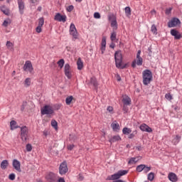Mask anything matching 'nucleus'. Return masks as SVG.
Listing matches in <instances>:
<instances>
[{
    "instance_id": "nucleus-1",
    "label": "nucleus",
    "mask_w": 182,
    "mask_h": 182,
    "mask_svg": "<svg viewBox=\"0 0 182 182\" xmlns=\"http://www.w3.org/2000/svg\"><path fill=\"white\" fill-rule=\"evenodd\" d=\"M114 60L116 68L118 69H126L127 64H123V55L122 54V50H119L114 53Z\"/></svg>"
},
{
    "instance_id": "nucleus-2",
    "label": "nucleus",
    "mask_w": 182,
    "mask_h": 182,
    "mask_svg": "<svg viewBox=\"0 0 182 182\" xmlns=\"http://www.w3.org/2000/svg\"><path fill=\"white\" fill-rule=\"evenodd\" d=\"M142 79L144 86L150 85L153 80V73L150 70H145L142 73Z\"/></svg>"
},
{
    "instance_id": "nucleus-3",
    "label": "nucleus",
    "mask_w": 182,
    "mask_h": 182,
    "mask_svg": "<svg viewBox=\"0 0 182 182\" xmlns=\"http://www.w3.org/2000/svg\"><path fill=\"white\" fill-rule=\"evenodd\" d=\"M127 173H129V171L127 170L118 171L116 173L108 176L107 180H113L115 181L116 180H119V178H120V177H122V176H126Z\"/></svg>"
},
{
    "instance_id": "nucleus-4",
    "label": "nucleus",
    "mask_w": 182,
    "mask_h": 182,
    "mask_svg": "<svg viewBox=\"0 0 182 182\" xmlns=\"http://www.w3.org/2000/svg\"><path fill=\"white\" fill-rule=\"evenodd\" d=\"M141 53V50H138L136 53V58L132 62V67L136 68V65L137 66H141L143 65V58L140 56Z\"/></svg>"
},
{
    "instance_id": "nucleus-5",
    "label": "nucleus",
    "mask_w": 182,
    "mask_h": 182,
    "mask_svg": "<svg viewBox=\"0 0 182 182\" xmlns=\"http://www.w3.org/2000/svg\"><path fill=\"white\" fill-rule=\"evenodd\" d=\"M29 134V129L26 126L21 127V138L22 141L25 142L28 140V136Z\"/></svg>"
},
{
    "instance_id": "nucleus-6",
    "label": "nucleus",
    "mask_w": 182,
    "mask_h": 182,
    "mask_svg": "<svg viewBox=\"0 0 182 182\" xmlns=\"http://www.w3.org/2000/svg\"><path fill=\"white\" fill-rule=\"evenodd\" d=\"M69 33L70 35L73 36V39H77L79 38V33H77L76 26L73 23H72L70 26Z\"/></svg>"
},
{
    "instance_id": "nucleus-7",
    "label": "nucleus",
    "mask_w": 182,
    "mask_h": 182,
    "mask_svg": "<svg viewBox=\"0 0 182 182\" xmlns=\"http://www.w3.org/2000/svg\"><path fill=\"white\" fill-rule=\"evenodd\" d=\"M55 112L53 111V108L50 105H45L41 109V114H53Z\"/></svg>"
},
{
    "instance_id": "nucleus-8",
    "label": "nucleus",
    "mask_w": 182,
    "mask_h": 182,
    "mask_svg": "<svg viewBox=\"0 0 182 182\" xmlns=\"http://www.w3.org/2000/svg\"><path fill=\"white\" fill-rule=\"evenodd\" d=\"M181 23V21H180V19L175 17L168 22V28H176V26H178Z\"/></svg>"
},
{
    "instance_id": "nucleus-9",
    "label": "nucleus",
    "mask_w": 182,
    "mask_h": 182,
    "mask_svg": "<svg viewBox=\"0 0 182 182\" xmlns=\"http://www.w3.org/2000/svg\"><path fill=\"white\" fill-rule=\"evenodd\" d=\"M68 164L64 161L63 163H61V164L60 165L59 167V173L60 174L63 175V174H66L68 171Z\"/></svg>"
},
{
    "instance_id": "nucleus-10",
    "label": "nucleus",
    "mask_w": 182,
    "mask_h": 182,
    "mask_svg": "<svg viewBox=\"0 0 182 182\" xmlns=\"http://www.w3.org/2000/svg\"><path fill=\"white\" fill-rule=\"evenodd\" d=\"M23 69L25 72L32 73V72H33V66L32 65V63L29 60L26 61Z\"/></svg>"
},
{
    "instance_id": "nucleus-11",
    "label": "nucleus",
    "mask_w": 182,
    "mask_h": 182,
    "mask_svg": "<svg viewBox=\"0 0 182 182\" xmlns=\"http://www.w3.org/2000/svg\"><path fill=\"white\" fill-rule=\"evenodd\" d=\"M46 178L48 182H58V178L55 173L50 172L46 176Z\"/></svg>"
},
{
    "instance_id": "nucleus-12",
    "label": "nucleus",
    "mask_w": 182,
    "mask_h": 182,
    "mask_svg": "<svg viewBox=\"0 0 182 182\" xmlns=\"http://www.w3.org/2000/svg\"><path fill=\"white\" fill-rule=\"evenodd\" d=\"M12 166L14 170H16V171H18V173H21V171H22V169H21V162L17 159L13 160Z\"/></svg>"
},
{
    "instance_id": "nucleus-13",
    "label": "nucleus",
    "mask_w": 182,
    "mask_h": 182,
    "mask_svg": "<svg viewBox=\"0 0 182 182\" xmlns=\"http://www.w3.org/2000/svg\"><path fill=\"white\" fill-rule=\"evenodd\" d=\"M64 72L68 79H70L72 77V73H70V65L69 64L67 63L65 65Z\"/></svg>"
},
{
    "instance_id": "nucleus-14",
    "label": "nucleus",
    "mask_w": 182,
    "mask_h": 182,
    "mask_svg": "<svg viewBox=\"0 0 182 182\" xmlns=\"http://www.w3.org/2000/svg\"><path fill=\"white\" fill-rule=\"evenodd\" d=\"M168 181L171 182L178 181V177H177V175L173 172H171L168 174Z\"/></svg>"
},
{
    "instance_id": "nucleus-15",
    "label": "nucleus",
    "mask_w": 182,
    "mask_h": 182,
    "mask_svg": "<svg viewBox=\"0 0 182 182\" xmlns=\"http://www.w3.org/2000/svg\"><path fill=\"white\" fill-rule=\"evenodd\" d=\"M139 128L141 132H146V133H151L153 132V129L146 124H141Z\"/></svg>"
},
{
    "instance_id": "nucleus-16",
    "label": "nucleus",
    "mask_w": 182,
    "mask_h": 182,
    "mask_svg": "<svg viewBox=\"0 0 182 182\" xmlns=\"http://www.w3.org/2000/svg\"><path fill=\"white\" fill-rule=\"evenodd\" d=\"M171 35L172 36H174V39H176V40L181 39V34L180 33V32H178V31L176 29L171 30Z\"/></svg>"
},
{
    "instance_id": "nucleus-17",
    "label": "nucleus",
    "mask_w": 182,
    "mask_h": 182,
    "mask_svg": "<svg viewBox=\"0 0 182 182\" xmlns=\"http://www.w3.org/2000/svg\"><path fill=\"white\" fill-rule=\"evenodd\" d=\"M18 10L21 15H23V9H25V3L23 0H18Z\"/></svg>"
},
{
    "instance_id": "nucleus-18",
    "label": "nucleus",
    "mask_w": 182,
    "mask_h": 182,
    "mask_svg": "<svg viewBox=\"0 0 182 182\" xmlns=\"http://www.w3.org/2000/svg\"><path fill=\"white\" fill-rule=\"evenodd\" d=\"M55 21H58V22H65L66 21V16H62L60 14L58 13L54 18Z\"/></svg>"
},
{
    "instance_id": "nucleus-19",
    "label": "nucleus",
    "mask_w": 182,
    "mask_h": 182,
    "mask_svg": "<svg viewBox=\"0 0 182 182\" xmlns=\"http://www.w3.org/2000/svg\"><path fill=\"white\" fill-rule=\"evenodd\" d=\"M122 102L124 106H130V105H132V99L127 95H125L123 97Z\"/></svg>"
},
{
    "instance_id": "nucleus-20",
    "label": "nucleus",
    "mask_w": 182,
    "mask_h": 182,
    "mask_svg": "<svg viewBox=\"0 0 182 182\" xmlns=\"http://www.w3.org/2000/svg\"><path fill=\"white\" fill-rule=\"evenodd\" d=\"M90 85H92L95 89H97V86H99V82H97V79L95 77H92L90 78Z\"/></svg>"
},
{
    "instance_id": "nucleus-21",
    "label": "nucleus",
    "mask_w": 182,
    "mask_h": 182,
    "mask_svg": "<svg viewBox=\"0 0 182 182\" xmlns=\"http://www.w3.org/2000/svg\"><path fill=\"white\" fill-rule=\"evenodd\" d=\"M180 140H181V136L180 135L173 136V139H172V143L174 146H177L178 143H180Z\"/></svg>"
},
{
    "instance_id": "nucleus-22",
    "label": "nucleus",
    "mask_w": 182,
    "mask_h": 182,
    "mask_svg": "<svg viewBox=\"0 0 182 182\" xmlns=\"http://www.w3.org/2000/svg\"><path fill=\"white\" fill-rule=\"evenodd\" d=\"M8 166H9L8 160H4L1 163L0 167L1 170H6V168H8Z\"/></svg>"
},
{
    "instance_id": "nucleus-23",
    "label": "nucleus",
    "mask_w": 182,
    "mask_h": 182,
    "mask_svg": "<svg viewBox=\"0 0 182 182\" xmlns=\"http://www.w3.org/2000/svg\"><path fill=\"white\" fill-rule=\"evenodd\" d=\"M77 65L78 70H82L83 69V62L82 61V59L78 58L77 60Z\"/></svg>"
},
{
    "instance_id": "nucleus-24",
    "label": "nucleus",
    "mask_w": 182,
    "mask_h": 182,
    "mask_svg": "<svg viewBox=\"0 0 182 182\" xmlns=\"http://www.w3.org/2000/svg\"><path fill=\"white\" fill-rule=\"evenodd\" d=\"M111 127L112 128L114 132H119V130H120V125H119V124L117 123H112L111 124Z\"/></svg>"
},
{
    "instance_id": "nucleus-25",
    "label": "nucleus",
    "mask_w": 182,
    "mask_h": 182,
    "mask_svg": "<svg viewBox=\"0 0 182 182\" xmlns=\"http://www.w3.org/2000/svg\"><path fill=\"white\" fill-rule=\"evenodd\" d=\"M121 139H122V138H120V136L117 135V136H112L109 139V141H110V143H114L116 141H119V140H121Z\"/></svg>"
},
{
    "instance_id": "nucleus-26",
    "label": "nucleus",
    "mask_w": 182,
    "mask_h": 182,
    "mask_svg": "<svg viewBox=\"0 0 182 182\" xmlns=\"http://www.w3.org/2000/svg\"><path fill=\"white\" fill-rule=\"evenodd\" d=\"M10 126H11V130H15V129H18V127H19L16 125V122L15 120L11 121Z\"/></svg>"
},
{
    "instance_id": "nucleus-27",
    "label": "nucleus",
    "mask_w": 182,
    "mask_h": 182,
    "mask_svg": "<svg viewBox=\"0 0 182 182\" xmlns=\"http://www.w3.org/2000/svg\"><path fill=\"white\" fill-rule=\"evenodd\" d=\"M137 161H139V159L137 158L132 157L128 161V164H136V163H137Z\"/></svg>"
},
{
    "instance_id": "nucleus-28",
    "label": "nucleus",
    "mask_w": 182,
    "mask_h": 182,
    "mask_svg": "<svg viewBox=\"0 0 182 182\" xmlns=\"http://www.w3.org/2000/svg\"><path fill=\"white\" fill-rule=\"evenodd\" d=\"M0 9H1V12H3V14H4V15H9V10H8L5 6H2L0 8Z\"/></svg>"
},
{
    "instance_id": "nucleus-29",
    "label": "nucleus",
    "mask_w": 182,
    "mask_h": 182,
    "mask_svg": "<svg viewBox=\"0 0 182 182\" xmlns=\"http://www.w3.org/2000/svg\"><path fill=\"white\" fill-rule=\"evenodd\" d=\"M72 100H73V96H68L65 99V103L66 105H69L72 103Z\"/></svg>"
},
{
    "instance_id": "nucleus-30",
    "label": "nucleus",
    "mask_w": 182,
    "mask_h": 182,
    "mask_svg": "<svg viewBox=\"0 0 182 182\" xmlns=\"http://www.w3.org/2000/svg\"><path fill=\"white\" fill-rule=\"evenodd\" d=\"M122 133H123V134H130V133H132V129H130L128 127H124L122 129Z\"/></svg>"
},
{
    "instance_id": "nucleus-31",
    "label": "nucleus",
    "mask_w": 182,
    "mask_h": 182,
    "mask_svg": "<svg viewBox=\"0 0 182 182\" xmlns=\"http://www.w3.org/2000/svg\"><path fill=\"white\" fill-rule=\"evenodd\" d=\"M144 164H141L136 166V171H138V173H141V171H144Z\"/></svg>"
},
{
    "instance_id": "nucleus-32",
    "label": "nucleus",
    "mask_w": 182,
    "mask_h": 182,
    "mask_svg": "<svg viewBox=\"0 0 182 182\" xmlns=\"http://www.w3.org/2000/svg\"><path fill=\"white\" fill-rule=\"evenodd\" d=\"M125 14L127 16H130L132 15V9L129 6L125 7Z\"/></svg>"
},
{
    "instance_id": "nucleus-33",
    "label": "nucleus",
    "mask_w": 182,
    "mask_h": 182,
    "mask_svg": "<svg viewBox=\"0 0 182 182\" xmlns=\"http://www.w3.org/2000/svg\"><path fill=\"white\" fill-rule=\"evenodd\" d=\"M147 179L149 181H153V180H154V173L153 172L149 173L147 176Z\"/></svg>"
},
{
    "instance_id": "nucleus-34",
    "label": "nucleus",
    "mask_w": 182,
    "mask_h": 182,
    "mask_svg": "<svg viewBox=\"0 0 182 182\" xmlns=\"http://www.w3.org/2000/svg\"><path fill=\"white\" fill-rule=\"evenodd\" d=\"M6 46L9 50H14V43H12L11 41L6 42Z\"/></svg>"
},
{
    "instance_id": "nucleus-35",
    "label": "nucleus",
    "mask_w": 182,
    "mask_h": 182,
    "mask_svg": "<svg viewBox=\"0 0 182 182\" xmlns=\"http://www.w3.org/2000/svg\"><path fill=\"white\" fill-rule=\"evenodd\" d=\"M2 25L4 26V28H7L8 25H11V19L8 18L4 20Z\"/></svg>"
},
{
    "instance_id": "nucleus-36",
    "label": "nucleus",
    "mask_w": 182,
    "mask_h": 182,
    "mask_svg": "<svg viewBox=\"0 0 182 182\" xmlns=\"http://www.w3.org/2000/svg\"><path fill=\"white\" fill-rule=\"evenodd\" d=\"M51 126L53 127L55 130H58V122L56 120L53 119L51 121Z\"/></svg>"
},
{
    "instance_id": "nucleus-37",
    "label": "nucleus",
    "mask_w": 182,
    "mask_h": 182,
    "mask_svg": "<svg viewBox=\"0 0 182 182\" xmlns=\"http://www.w3.org/2000/svg\"><path fill=\"white\" fill-rule=\"evenodd\" d=\"M108 20L110 22H113L114 21H116V16H114V14H109L108 15Z\"/></svg>"
},
{
    "instance_id": "nucleus-38",
    "label": "nucleus",
    "mask_w": 182,
    "mask_h": 182,
    "mask_svg": "<svg viewBox=\"0 0 182 182\" xmlns=\"http://www.w3.org/2000/svg\"><path fill=\"white\" fill-rule=\"evenodd\" d=\"M58 65L62 69L63 68V65H65V60L60 59L59 61H58Z\"/></svg>"
},
{
    "instance_id": "nucleus-39",
    "label": "nucleus",
    "mask_w": 182,
    "mask_h": 182,
    "mask_svg": "<svg viewBox=\"0 0 182 182\" xmlns=\"http://www.w3.org/2000/svg\"><path fill=\"white\" fill-rule=\"evenodd\" d=\"M151 31L153 33L157 34V27H156V25L153 24L151 28Z\"/></svg>"
},
{
    "instance_id": "nucleus-40",
    "label": "nucleus",
    "mask_w": 182,
    "mask_h": 182,
    "mask_svg": "<svg viewBox=\"0 0 182 182\" xmlns=\"http://www.w3.org/2000/svg\"><path fill=\"white\" fill-rule=\"evenodd\" d=\"M43 23H45V20L43 19V18H40L38 19V26H43Z\"/></svg>"
},
{
    "instance_id": "nucleus-41",
    "label": "nucleus",
    "mask_w": 182,
    "mask_h": 182,
    "mask_svg": "<svg viewBox=\"0 0 182 182\" xmlns=\"http://www.w3.org/2000/svg\"><path fill=\"white\" fill-rule=\"evenodd\" d=\"M150 170H151V167L146 166V165H144V173H149V171H150Z\"/></svg>"
},
{
    "instance_id": "nucleus-42",
    "label": "nucleus",
    "mask_w": 182,
    "mask_h": 182,
    "mask_svg": "<svg viewBox=\"0 0 182 182\" xmlns=\"http://www.w3.org/2000/svg\"><path fill=\"white\" fill-rule=\"evenodd\" d=\"M116 36H117V34L115 32H113L111 33V36H110V39L111 41L113 42L114 41H116Z\"/></svg>"
},
{
    "instance_id": "nucleus-43",
    "label": "nucleus",
    "mask_w": 182,
    "mask_h": 182,
    "mask_svg": "<svg viewBox=\"0 0 182 182\" xmlns=\"http://www.w3.org/2000/svg\"><path fill=\"white\" fill-rule=\"evenodd\" d=\"M165 99H167V100H172L173 97L171 96V94L167 93L165 95Z\"/></svg>"
},
{
    "instance_id": "nucleus-44",
    "label": "nucleus",
    "mask_w": 182,
    "mask_h": 182,
    "mask_svg": "<svg viewBox=\"0 0 182 182\" xmlns=\"http://www.w3.org/2000/svg\"><path fill=\"white\" fill-rule=\"evenodd\" d=\"M26 86H31V78H26L24 81Z\"/></svg>"
},
{
    "instance_id": "nucleus-45",
    "label": "nucleus",
    "mask_w": 182,
    "mask_h": 182,
    "mask_svg": "<svg viewBox=\"0 0 182 182\" xmlns=\"http://www.w3.org/2000/svg\"><path fill=\"white\" fill-rule=\"evenodd\" d=\"M26 149L27 151H32V145L31 144H28L26 146Z\"/></svg>"
},
{
    "instance_id": "nucleus-46",
    "label": "nucleus",
    "mask_w": 182,
    "mask_h": 182,
    "mask_svg": "<svg viewBox=\"0 0 182 182\" xmlns=\"http://www.w3.org/2000/svg\"><path fill=\"white\" fill-rule=\"evenodd\" d=\"M16 175L15 173H11L9 176V180H11V181H14V180H15V178H16Z\"/></svg>"
},
{
    "instance_id": "nucleus-47",
    "label": "nucleus",
    "mask_w": 182,
    "mask_h": 182,
    "mask_svg": "<svg viewBox=\"0 0 182 182\" xmlns=\"http://www.w3.org/2000/svg\"><path fill=\"white\" fill-rule=\"evenodd\" d=\"M111 26L112 28H117V21L116 20L111 21Z\"/></svg>"
},
{
    "instance_id": "nucleus-48",
    "label": "nucleus",
    "mask_w": 182,
    "mask_h": 182,
    "mask_svg": "<svg viewBox=\"0 0 182 182\" xmlns=\"http://www.w3.org/2000/svg\"><path fill=\"white\" fill-rule=\"evenodd\" d=\"M26 105H27V102H23V104L21 105V112H23V110H25V107H26Z\"/></svg>"
},
{
    "instance_id": "nucleus-49",
    "label": "nucleus",
    "mask_w": 182,
    "mask_h": 182,
    "mask_svg": "<svg viewBox=\"0 0 182 182\" xmlns=\"http://www.w3.org/2000/svg\"><path fill=\"white\" fill-rule=\"evenodd\" d=\"M94 18L95 19H100V14L99 12H95L94 14Z\"/></svg>"
},
{
    "instance_id": "nucleus-50",
    "label": "nucleus",
    "mask_w": 182,
    "mask_h": 182,
    "mask_svg": "<svg viewBox=\"0 0 182 182\" xmlns=\"http://www.w3.org/2000/svg\"><path fill=\"white\" fill-rule=\"evenodd\" d=\"M37 33H41L42 32V27L41 26H38L36 28Z\"/></svg>"
},
{
    "instance_id": "nucleus-51",
    "label": "nucleus",
    "mask_w": 182,
    "mask_h": 182,
    "mask_svg": "<svg viewBox=\"0 0 182 182\" xmlns=\"http://www.w3.org/2000/svg\"><path fill=\"white\" fill-rule=\"evenodd\" d=\"M101 46L106 47V38H102Z\"/></svg>"
},
{
    "instance_id": "nucleus-52",
    "label": "nucleus",
    "mask_w": 182,
    "mask_h": 182,
    "mask_svg": "<svg viewBox=\"0 0 182 182\" xmlns=\"http://www.w3.org/2000/svg\"><path fill=\"white\" fill-rule=\"evenodd\" d=\"M171 11H173V8H171V7L166 9V15H169V14H171Z\"/></svg>"
},
{
    "instance_id": "nucleus-53",
    "label": "nucleus",
    "mask_w": 182,
    "mask_h": 182,
    "mask_svg": "<svg viewBox=\"0 0 182 182\" xmlns=\"http://www.w3.org/2000/svg\"><path fill=\"white\" fill-rule=\"evenodd\" d=\"M68 12H72L73 11V6L70 5L68 7H67Z\"/></svg>"
},
{
    "instance_id": "nucleus-54",
    "label": "nucleus",
    "mask_w": 182,
    "mask_h": 182,
    "mask_svg": "<svg viewBox=\"0 0 182 182\" xmlns=\"http://www.w3.org/2000/svg\"><path fill=\"white\" fill-rule=\"evenodd\" d=\"M122 110L124 111V113H127V112H129V108L126 107V105H124Z\"/></svg>"
},
{
    "instance_id": "nucleus-55",
    "label": "nucleus",
    "mask_w": 182,
    "mask_h": 182,
    "mask_svg": "<svg viewBox=\"0 0 182 182\" xmlns=\"http://www.w3.org/2000/svg\"><path fill=\"white\" fill-rule=\"evenodd\" d=\"M30 2L33 5H38V0H30Z\"/></svg>"
},
{
    "instance_id": "nucleus-56",
    "label": "nucleus",
    "mask_w": 182,
    "mask_h": 182,
    "mask_svg": "<svg viewBox=\"0 0 182 182\" xmlns=\"http://www.w3.org/2000/svg\"><path fill=\"white\" fill-rule=\"evenodd\" d=\"M75 147V145L74 144H70L68 146V149L69 150H73V148Z\"/></svg>"
},
{
    "instance_id": "nucleus-57",
    "label": "nucleus",
    "mask_w": 182,
    "mask_h": 182,
    "mask_svg": "<svg viewBox=\"0 0 182 182\" xmlns=\"http://www.w3.org/2000/svg\"><path fill=\"white\" fill-rule=\"evenodd\" d=\"M107 110L108 112H109V113H112V112H113V107L109 106V107L107 108Z\"/></svg>"
},
{
    "instance_id": "nucleus-58",
    "label": "nucleus",
    "mask_w": 182,
    "mask_h": 182,
    "mask_svg": "<svg viewBox=\"0 0 182 182\" xmlns=\"http://www.w3.org/2000/svg\"><path fill=\"white\" fill-rule=\"evenodd\" d=\"M78 181H83V176H82V174H79Z\"/></svg>"
},
{
    "instance_id": "nucleus-59",
    "label": "nucleus",
    "mask_w": 182,
    "mask_h": 182,
    "mask_svg": "<svg viewBox=\"0 0 182 182\" xmlns=\"http://www.w3.org/2000/svg\"><path fill=\"white\" fill-rule=\"evenodd\" d=\"M100 49H101V53L102 55H103V53H105V50H106V47L101 46Z\"/></svg>"
},
{
    "instance_id": "nucleus-60",
    "label": "nucleus",
    "mask_w": 182,
    "mask_h": 182,
    "mask_svg": "<svg viewBox=\"0 0 182 182\" xmlns=\"http://www.w3.org/2000/svg\"><path fill=\"white\" fill-rule=\"evenodd\" d=\"M134 137V134L132 133V134H130L128 136L129 139H133Z\"/></svg>"
},
{
    "instance_id": "nucleus-61",
    "label": "nucleus",
    "mask_w": 182,
    "mask_h": 182,
    "mask_svg": "<svg viewBox=\"0 0 182 182\" xmlns=\"http://www.w3.org/2000/svg\"><path fill=\"white\" fill-rule=\"evenodd\" d=\"M116 46V45L114 43H112L109 46L110 48H112V49H114V47Z\"/></svg>"
},
{
    "instance_id": "nucleus-62",
    "label": "nucleus",
    "mask_w": 182,
    "mask_h": 182,
    "mask_svg": "<svg viewBox=\"0 0 182 182\" xmlns=\"http://www.w3.org/2000/svg\"><path fill=\"white\" fill-rule=\"evenodd\" d=\"M136 150H138L139 151H141V150L142 149L141 146H138L136 147Z\"/></svg>"
},
{
    "instance_id": "nucleus-63",
    "label": "nucleus",
    "mask_w": 182,
    "mask_h": 182,
    "mask_svg": "<svg viewBox=\"0 0 182 182\" xmlns=\"http://www.w3.org/2000/svg\"><path fill=\"white\" fill-rule=\"evenodd\" d=\"M58 182H65V178H60L58 179Z\"/></svg>"
},
{
    "instance_id": "nucleus-64",
    "label": "nucleus",
    "mask_w": 182,
    "mask_h": 182,
    "mask_svg": "<svg viewBox=\"0 0 182 182\" xmlns=\"http://www.w3.org/2000/svg\"><path fill=\"white\" fill-rule=\"evenodd\" d=\"M113 182H126L122 179H117L116 181H114Z\"/></svg>"
}]
</instances>
